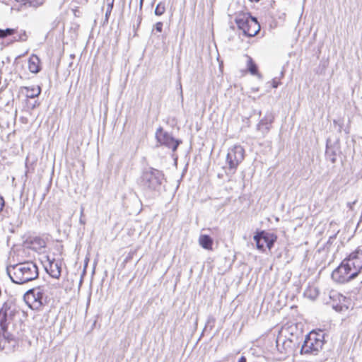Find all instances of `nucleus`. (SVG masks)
Segmentation results:
<instances>
[{
	"label": "nucleus",
	"instance_id": "1",
	"mask_svg": "<svg viewBox=\"0 0 362 362\" xmlns=\"http://www.w3.org/2000/svg\"><path fill=\"white\" fill-rule=\"evenodd\" d=\"M16 314L14 305L5 302L0 309V349L6 354L14 351L18 346V339L8 331V326Z\"/></svg>",
	"mask_w": 362,
	"mask_h": 362
},
{
	"label": "nucleus",
	"instance_id": "2",
	"mask_svg": "<svg viewBox=\"0 0 362 362\" xmlns=\"http://www.w3.org/2000/svg\"><path fill=\"white\" fill-rule=\"evenodd\" d=\"M6 273L12 282L16 284H23L33 281L39 276L38 267L32 261L10 265L6 268Z\"/></svg>",
	"mask_w": 362,
	"mask_h": 362
},
{
	"label": "nucleus",
	"instance_id": "3",
	"mask_svg": "<svg viewBox=\"0 0 362 362\" xmlns=\"http://www.w3.org/2000/svg\"><path fill=\"white\" fill-rule=\"evenodd\" d=\"M325 334L322 330L310 332L305 338L300 354L317 356L321 351L325 343Z\"/></svg>",
	"mask_w": 362,
	"mask_h": 362
},
{
	"label": "nucleus",
	"instance_id": "4",
	"mask_svg": "<svg viewBox=\"0 0 362 362\" xmlns=\"http://www.w3.org/2000/svg\"><path fill=\"white\" fill-rule=\"evenodd\" d=\"M164 179L163 173L155 168H149L143 171L139 185L146 191H159Z\"/></svg>",
	"mask_w": 362,
	"mask_h": 362
},
{
	"label": "nucleus",
	"instance_id": "5",
	"mask_svg": "<svg viewBox=\"0 0 362 362\" xmlns=\"http://www.w3.org/2000/svg\"><path fill=\"white\" fill-rule=\"evenodd\" d=\"M235 22L238 28L247 37L255 36L260 30V25L257 18L252 17L249 13H239Z\"/></svg>",
	"mask_w": 362,
	"mask_h": 362
},
{
	"label": "nucleus",
	"instance_id": "6",
	"mask_svg": "<svg viewBox=\"0 0 362 362\" xmlns=\"http://www.w3.org/2000/svg\"><path fill=\"white\" fill-rule=\"evenodd\" d=\"M25 303L33 310H39L46 301L45 289L42 286L29 289L23 296Z\"/></svg>",
	"mask_w": 362,
	"mask_h": 362
},
{
	"label": "nucleus",
	"instance_id": "7",
	"mask_svg": "<svg viewBox=\"0 0 362 362\" xmlns=\"http://www.w3.org/2000/svg\"><path fill=\"white\" fill-rule=\"evenodd\" d=\"M155 137L156 139V147L163 146L171 149L173 152H175L182 142V140L174 138L171 134L165 131L162 127L157 128Z\"/></svg>",
	"mask_w": 362,
	"mask_h": 362
},
{
	"label": "nucleus",
	"instance_id": "8",
	"mask_svg": "<svg viewBox=\"0 0 362 362\" xmlns=\"http://www.w3.org/2000/svg\"><path fill=\"white\" fill-rule=\"evenodd\" d=\"M332 279L338 284L349 283L357 277V275L351 270L348 264L343 260L335 269L331 275Z\"/></svg>",
	"mask_w": 362,
	"mask_h": 362
},
{
	"label": "nucleus",
	"instance_id": "9",
	"mask_svg": "<svg viewBox=\"0 0 362 362\" xmlns=\"http://www.w3.org/2000/svg\"><path fill=\"white\" fill-rule=\"evenodd\" d=\"M245 150L240 145H235L228 149L226 163L230 173H235L238 166L244 160Z\"/></svg>",
	"mask_w": 362,
	"mask_h": 362
},
{
	"label": "nucleus",
	"instance_id": "10",
	"mask_svg": "<svg viewBox=\"0 0 362 362\" xmlns=\"http://www.w3.org/2000/svg\"><path fill=\"white\" fill-rule=\"evenodd\" d=\"M253 240L256 243L257 248L262 252H264L265 249L264 243L266 244L267 247L270 250L276 241L277 236L273 233H269L266 230H260L257 231L255 234Z\"/></svg>",
	"mask_w": 362,
	"mask_h": 362
},
{
	"label": "nucleus",
	"instance_id": "11",
	"mask_svg": "<svg viewBox=\"0 0 362 362\" xmlns=\"http://www.w3.org/2000/svg\"><path fill=\"white\" fill-rule=\"evenodd\" d=\"M343 260L358 276L362 271V250L356 249Z\"/></svg>",
	"mask_w": 362,
	"mask_h": 362
},
{
	"label": "nucleus",
	"instance_id": "12",
	"mask_svg": "<svg viewBox=\"0 0 362 362\" xmlns=\"http://www.w3.org/2000/svg\"><path fill=\"white\" fill-rule=\"evenodd\" d=\"M329 298L331 300L328 303L331 304L333 309L337 312H341L344 309H347L344 302L346 300V297L342 294L336 291H332L329 293Z\"/></svg>",
	"mask_w": 362,
	"mask_h": 362
},
{
	"label": "nucleus",
	"instance_id": "13",
	"mask_svg": "<svg viewBox=\"0 0 362 362\" xmlns=\"http://www.w3.org/2000/svg\"><path fill=\"white\" fill-rule=\"evenodd\" d=\"M13 36V40L14 41H21L25 42L28 39V35L26 34V32L25 30H21L20 33H18V30L14 28H6V29H1L0 28V39H4L7 37L8 36Z\"/></svg>",
	"mask_w": 362,
	"mask_h": 362
},
{
	"label": "nucleus",
	"instance_id": "14",
	"mask_svg": "<svg viewBox=\"0 0 362 362\" xmlns=\"http://www.w3.org/2000/svg\"><path fill=\"white\" fill-rule=\"evenodd\" d=\"M274 119V115L271 112H268L257 124V129L262 133L263 136L269 132Z\"/></svg>",
	"mask_w": 362,
	"mask_h": 362
},
{
	"label": "nucleus",
	"instance_id": "15",
	"mask_svg": "<svg viewBox=\"0 0 362 362\" xmlns=\"http://www.w3.org/2000/svg\"><path fill=\"white\" fill-rule=\"evenodd\" d=\"M340 153L339 144L334 142L332 144L331 141H327L325 156L328 160L332 163H334L337 160V156Z\"/></svg>",
	"mask_w": 362,
	"mask_h": 362
},
{
	"label": "nucleus",
	"instance_id": "16",
	"mask_svg": "<svg viewBox=\"0 0 362 362\" xmlns=\"http://www.w3.org/2000/svg\"><path fill=\"white\" fill-rule=\"evenodd\" d=\"M45 270L52 278L59 279L62 272L61 262L55 259L49 260Z\"/></svg>",
	"mask_w": 362,
	"mask_h": 362
},
{
	"label": "nucleus",
	"instance_id": "17",
	"mask_svg": "<svg viewBox=\"0 0 362 362\" xmlns=\"http://www.w3.org/2000/svg\"><path fill=\"white\" fill-rule=\"evenodd\" d=\"M276 349L281 354H286L291 349V340H288L282 337H279L276 339Z\"/></svg>",
	"mask_w": 362,
	"mask_h": 362
},
{
	"label": "nucleus",
	"instance_id": "18",
	"mask_svg": "<svg viewBox=\"0 0 362 362\" xmlns=\"http://www.w3.org/2000/svg\"><path fill=\"white\" fill-rule=\"evenodd\" d=\"M40 62V58L35 54H32L28 59L29 71L33 74L38 73L41 69Z\"/></svg>",
	"mask_w": 362,
	"mask_h": 362
},
{
	"label": "nucleus",
	"instance_id": "19",
	"mask_svg": "<svg viewBox=\"0 0 362 362\" xmlns=\"http://www.w3.org/2000/svg\"><path fill=\"white\" fill-rule=\"evenodd\" d=\"M199 243L205 250H212L213 239L208 235H201L199 238Z\"/></svg>",
	"mask_w": 362,
	"mask_h": 362
},
{
	"label": "nucleus",
	"instance_id": "20",
	"mask_svg": "<svg viewBox=\"0 0 362 362\" xmlns=\"http://www.w3.org/2000/svg\"><path fill=\"white\" fill-rule=\"evenodd\" d=\"M26 96L29 98H34L37 97L41 93V88L40 86H31L25 87Z\"/></svg>",
	"mask_w": 362,
	"mask_h": 362
},
{
	"label": "nucleus",
	"instance_id": "21",
	"mask_svg": "<svg viewBox=\"0 0 362 362\" xmlns=\"http://www.w3.org/2000/svg\"><path fill=\"white\" fill-rule=\"evenodd\" d=\"M31 244L35 250H41L46 247V242L40 237L34 238L31 241Z\"/></svg>",
	"mask_w": 362,
	"mask_h": 362
},
{
	"label": "nucleus",
	"instance_id": "22",
	"mask_svg": "<svg viewBox=\"0 0 362 362\" xmlns=\"http://www.w3.org/2000/svg\"><path fill=\"white\" fill-rule=\"evenodd\" d=\"M247 69L252 75H257L258 74V68L256 64L254 62L252 59L247 56Z\"/></svg>",
	"mask_w": 362,
	"mask_h": 362
},
{
	"label": "nucleus",
	"instance_id": "23",
	"mask_svg": "<svg viewBox=\"0 0 362 362\" xmlns=\"http://www.w3.org/2000/svg\"><path fill=\"white\" fill-rule=\"evenodd\" d=\"M165 11V4L163 3H159L157 4L156 8H155V15L156 16H161L163 15Z\"/></svg>",
	"mask_w": 362,
	"mask_h": 362
},
{
	"label": "nucleus",
	"instance_id": "24",
	"mask_svg": "<svg viewBox=\"0 0 362 362\" xmlns=\"http://www.w3.org/2000/svg\"><path fill=\"white\" fill-rule=\"evenodd\" d=\"M163 24L162 22H158L153 25V28L157 32L161 33L163 30Z\"/></svg>",
	"mask_w": 362,
	"mask_h": 362
},
{
	"label": "nucleus",
	"instance_id": "25",
	"mask_svg": "<svg viewBox=\"0 0 362 362\" xmlns=\"http://www.w3.org/2000/svg\"><path fill=\"white\" fill-rule=\"evenodd\" d=\"M5 206V201L3 197L0 196V213L3 211Z\"/></svg>",
	"mask_w": 362,
	"mask_h": 362
},
{
	"label": "nucleus",
	"instance_id": "26",
	"mask_svg": "<svg viewBox=\"0 0 362 362\" xmlns=\"http://www.w3.org/2000/svg\"><path fill=\"white\" fill-rule=\"evenodd\" d=\"M279 84H280V82H279V81H276V78H274V79L272 80V87H273L274 88H276L279 86Z\"/></svg>",
	"mask_w": 362,
	"mask_h": 362
},
{
	"label": "nucleus",
	"instance_id": "27",
	"mask_svg": "<svg viewBox=\"0 0 362 362\" xmlns=\"http://www.w3.org/2000/svg\"><path fill=\"white\" fill-rule=\"evenodd\" d=\"M238 362H247V358H246L245 356H242L239 358V360H238Z\"/></svg>",
	"mask_w": 362,
	"mask_h": 362
},
{
	"label": "nucleus",
	"instance_id": "28",
	"mask_svg": "<svg viewBox=\"0 0 362 362\" xmlns=\"http://www.w3.org/2000/svg\"><path fill=\"white\" fill-rule=\"evenodd\" d=\"M114 1L115 0H112L110 3H109V7L110 8V11H112V8H113V4H114Z\"/></svg>",
	"mask_w": 362,
	"mask_h": 362
},
{
	"label": "nucleus",
	"instance_id": "29",
	"mask_svg": "<svg viewBox=\"0 0 362 362\" xmlns=\"http://www.w3.org/2000/svg\"><path fill=\"white\" fill-rule=\"evenodd\" d=\"M79 222H80V223H81V224H82V225H85V223H86V221H85V220L83 218V217H80Z\"/></svg>",
	"mask_w": 362,
	"mask_h": 362
},
{
	"label": "nucleus",
	"instance_id": "30",
	"mask_svg": "<svg viewBox=\"0 0 362 362\" xmlns=\"http://www.w3.org/2000/svg\"><path fill=\"white\" fill-rule=\"evenodd\" d=\"M83 211H84V208L83 206L81 207V217H83Z\"/></svg>",
	"mask_w": 362,
	"mask_h": 362
},
{
	"label": "nucleus",
	"instance_id": "31",
	"mask_svg": "<svg viewBox=\"0 0 362 362\" xmlns=\"http://www.w3.org/2000/svg\"><path fill=\"white\" fill-rule=\"evenodd\" d=\"M110 12H111L110 8V7L108 6V7H107V11H106V14H105V16H107V15H108L109 13H110Z\"/></svg>",
	"mask_w": 362,
	"mask_h": 362
},
{
	"label": "nucleus",
	"instance_id": "32",
	"mask_svg": "<svg viewBox=\"0 0 362 362\" xmlns=\"http://www.w3.org/2000/svg\"><path fill=\"white\" fill-rule=\"evenodd\" d=\"M18 2H25L26 4L27 2H29L30 0H16Z\"/></svg>",
	"mask_w": 362,
	"mask_h": 362
},
{
	"label": "nucleus",
	"instance_id": "33",
	"mask_svg": "<svg viewBox=\"0 0 362 362\" xmlns=\"http://www.w3.org/2000/svg\"><path fill=\"white\" fill-rule=\"evenodd\" d=\"M356 202H354L353 203H348V206L350 209L352 208V205L355 204Z\"/></svg>",
	"mask_w": 362,
	"mask_h": 362
},
{
	"label": "nucleus",
	"instance_id": "34",
	"mask_svg": "<svg viewBox=\"0 0 362 362\" xmlns=\"http://www.w3.org/2000/svg\"><path fill=\"white\" fill-rule=\"evenodd\" d=\"M144 1V0H140V1H139V4H140V8H141V7H142V6H143Z\"/></svg>",
	"mask_w": 362,
	"mask_h": 362
},
{
	"label": "nucleus",
	"instance_id": "35",
	"mask_svg": "<svg viewBox=\"0 0 362 362\" xmlns=\"http://www.w3.org/2000/svg\"><path fill=\"white\" fill-rule=\"evenodd\" d=\"M131 258V256H129L126 258L125 261L127 262Z\"/></svg>",
	"mask_w": 362,
	"mask_h": 362
}]
</instances>
